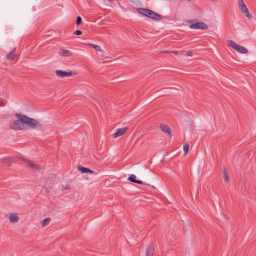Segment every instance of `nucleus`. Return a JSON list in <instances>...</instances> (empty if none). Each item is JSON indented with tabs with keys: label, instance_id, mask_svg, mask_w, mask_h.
Instances as JSON below:
<instances>
[{
	"label": "nucleus",
	"instance_id": "13",
	"mask_svg": "<svg viewBox=\"0 0 256 256\" xmlns=\"http://www.w3.org/2000/svg\"><path fill=\"white\" fill-rule=\"evenodd\" d=\"M160 128L162 132L168 134H170L171 130L168 126L164 124H161L160 126Z\"/></svg>",
	"mask_w": 256,
	"mask_h": 256
},
{
	"label": "nucleus",
	"instance_id": "17",
	"mask_svg": "<svg viewBox=\"0 0 256 256\" xmlns=\"http://www.w3.org/2000/svg\"><path fill=\"white\" fill-rule=\"evenodd\" d=\"M50 222V218H46L45 220H44L42 221V226H46V225L49 224Z\"/></svg>",
	"mask_w": 256,
	"mask_h": 256
},
{
	"label": "nucleus",
	"instance_id": "3",
	"mask_svg": "<svg viewBox=\"0 0 256 256\" xmlns=\"http://www.w3.org/2000/svg\"><path fill=\"white\" fill-rule=\"evenodd\" d=\"M238 6L242 14L248 19L250 20L252 18V15L250 14L249 10L244 4L243 0H239L238 2Z\"/></svg>",
	"mask_w": 256,
	"mask_h": 256
},
{
	"label": "nucleus",
	"instance_id": "19",
	"mask_svg": "<svg viewBox=\"0 0 256 256\" xmlns=\"http://www.w3.org/2000/svg\"><path fill=\"white\" fill-rule=\"evenodd\" d=\"M71 188V186L70 184H67L66 186H62V191H64L65 190H70Z\"/></svg>",
	"mask_w": 256,
	"mask_h": 256
},
{
	"label": "nucleus",
	"instance_id": "14",
	"mask_svg": "<svg viewBox=\"0 0 256 256\" xmlns=\"http://www.w3.org/2000/svg\"><path fill=\"white\" fill-rule=\"evenodd\" d=\"M78 170L82 174L88 173V172H90L91 174H93L94 173V172L92 171V170H90V169H88V168H84V167H82V166H80L78 168Z\"/></svg>",
	"mask_w": 256,
	"mask_h": 256
},
{
	"label": "nucleus",
	"instance_id": "25",
	"mask_svg": "<svg viewBox=\"0 0 256 256\" xmlns=\"http://www.w3.org/2000/svg\"><path fill=\"white\" fill-rule=\"evenodd\" d=\"M170 53L178 54V51H170Z\"/></svg>",
	"mask_w": 256,
	"mask_h": 256
},
{
	"label": "nucleus",
	"instance_id": "1",
	"mask_svg": "<svg viewBox=\"0 0 256 256\" xmlns=\"http://www.w3.org/2000/svg\"><path fill=\"white\" fill-rule=\"evenodd\" d=\"M16 116L18 119L12 122L10 125V128L13 130H28L42 127L41 124L36 120L20 114H16Z\"/></svg>",
	"mask_w": 256,
	"mask_h": 256
},
{
	"label": "nucleus",
	"instance_id": "5",
	"mask_svg": "<svg viewBox=\"0 0 256 256\" xmlns=\"http://www.w3.org/2000/svg\"><path fill=\"white\" fill-rule=\"evenodd\" d=\"M190 28L192 30H206L208 28V26L204 22H198L196 23L192 24Z\"/></svg>",
	"mask_w": 256,
	"mask_h": 256
},
{
	"label": "nucleus",
	"instance_id": "21",
	"mask_svg": "<svg viewBox=\"0 0 256 256\" xmlns=\"http://www.w3.org/2000/svg\"><path fill=\"white\" fill-rule=\"evenodd\" d=\"M82 23V18L80 16H78L76 20V24L80 25Z\"/></svg>",
	"mask_w": 256,
	"mask_h": 256
},
{
	"label": "nucleus",
	"instance_id": "4",
	"mask_svg": "<svg viewBox=\"0 0 256 256\" xmlns=\"http://www.w3.org/2000/svg\"><path fill=\"white\" fill-rule=\"evenodd\" d=\"M228 44L230 46L234 49L236 51L240 54H248V51L244 47L238 46L236 43L232 40L228 42Z\"/></svg>",
	"mask_w": 256,
	"mask_h": 256
},
{
	"label": "nucleus",
	"instance_id": "24",
	"mask_svg": "<svg viewBox=\"0 0 256 256\" xmlns=\"http://www.w3.org/2000/svg\"><path fill=\"white\" fill-rule=\"evenodd\" d=\"M161 52L164 54L170 53V51H162Z\"/></svg>",
	"mask_w": 256,
	"mask_h": 256
},
{
	"label": "nucleus",
	"instance_id": "6",
	"mask_svg": "<svg viewBox=\"0 0 256 256\" xmlns=\"http://www.w3.org/2000/svg\"><path fill=\"white\" fill-rule=\"evenodd\" d=\"M56 75L60 78H64L66 77H70L76 74L75 72H64L60 70H56Z\"/></svg>",
	"mask_w": 256,
	"mask_h": 256
},
{
	"label": "nucleus",
	"instance_id": "2",
	"mask_svg": "<svg viewBox=\"0 0 256 256\" xmlns=\"http://www.w3.org/2000/svg\"><path fill=\"white\" fill-rule=\"evenodd\" d=\"M137 10L142 15L155 20L160 21L162 20V16L149 9L140 8Z\"/></svg>",
	"mask_w": 256,
	"mask_h": 256
},
{
	"label": "nucleus",
	"instance_id": "10",
	"mask_svg": "<svg viewBox=\"0 0 256 256\" xmlns=\"http://www.w3.org/2000/svg\"><path fill=\"white\" fill-rule=\"evenodd\" d=\"M60 56L64 57H70L72 56V52L68 50H62L60 52Z\"/></svg>",
	"mask_w": 256,
	"mask_h": 256
},
{
	"label": "nucleus",
	"instance_id": "26",
	"mask_svg": "<svg viewBox=\"0 0 256 256\" xmlns=\"http://www.w3.org/2000/svg\"><path fill=\"white\" fill-rule=\"evenodd\" d=\"M108 1L110 2V3H112L114 2V0H108Z\"/></svg>",
	"mask_w": 256,
	"mask_h": 256
},
{
	"label": "nucleus",
	"instance_id": "7",
	"mask_svg": "<svg viewBox=\"0 0 256 256\" xmlns=\"http://www.w3.org/2000/svg\"><path fill=\"white\" fill-rule=\"evenodd\" d=\"M24 162L26 163V164L28 167L30 168L32 170H37L42 169V167L40 166L32 163L31 161L29 160H25Z\"/></svg>",
	"mask_w": 256,
	"mask_h": 256
},
{
	"label": "nucleus",
	"instance_id": "9",
	"mask_svg": "<svg viewBox=\"0 0 256 256\" xmlns=\"http://www.w3.org/2000/svg\"><path fill=\"white\" fill-rule=\"evenodd\" d=\"M154 252V248L152 244H150L146 252V256H153Z\"/></svg>",
	"mask_w": 256,
	"mask_h": 256
},
{
	"label": "nucleus",
	"instance_id": "8",
	"mask_svg": "<svg viewBox=\"0 0 256 256\" xmlns=\"http://www.w3.org/2000/svg\"><path fill=\"white\" fill-rule=\"evenodd\" d=\"M128 130V128H124L116 130V132L114 134V138H116L122 136Z\"/></svg>",
	"mask_w": 256,
	"mask_h": 256
},
{
	"label": "nucleus",
	"instance_id": "22",
	"mask_svg": "<svg viewBox=\"0 0 256 256\" xmlns=\"http://www.w3.org/2000/svg\"><path fill=\"white\" fill-rule=\"evenodd\" d=\"M82 34V32L80 30H76L74 32V34L76 35H77V36L81 35V34Z\"/></svg>",
	"mask_w": 256,
	"mask_h": 256
},
{
	"label": "nucleus",
	"instance_id": "16",
	"mask_svg": "<svg viewBox=\"0 0 256 256\" xmlns=\"http://www.w3.org/2000/svg\"><path fill=\"white\" fill-rule=\"evenodd\" d=\"M89 45L93 48H95L97 51L100 52L102 53H104V51L102 50V48L99 46L93 44H90Z\"/></svg>",
	"mask_w": 256,
	"mask_h": 256
},
{
	"label": "nucleus",
	"instance_id": "11",
	"mask_svg": "<svg viewBox=\"0 0 256 256\" xmlns=\"http://www.w3.org/2000/svg\"><path fill=\"white\" fill-rule=\"evenodd\" d=\"M128 180L130 181L131 182H134L136 184H143L144 183L142 181L140 180H136V176L134 174H132L128 178Z\"/></svg>",
	"mask_w": 256,
	"mask_h": 256
},
{
	"label": "nucleus",
	"instance_id": "27",
	"mask_svg": "<svg viewBox=\"0 0 256 256\" xmlns=\"http://www.w3.org/2000/svg\"><path fill=\"white\" fill-rule=\"evenodd\" d=\"M100 53H101L100 56H104V53H102V52H100Z\"/></svg>",
	"mask_w": 256,
	"mask_h": 256
},
{
	"label": "nucleus",
	"instance_id": "18",
	"mask_svg": "<svg viewBox=\"0 0 256 256\" xmlns=\"http://www.w3.org/2000/svg\"><path fill=\"white\" fill-rule=\"evenodd\" d=\"M189 148L190 145L188 144H186L184 146V150L185 154H186L188 153L189 151Z\"/></svg>",
	"mask_w": 256,
	"mask_h": 256
},
{
	"label": "nucleus",
	"instance_id": "12",
	"mask_svg": "<svg viewBox=\"0 0 256 256\" xmlns=\"http://www.w3.org/2000/svg\"><path fill=\"white\" fill-rule=\"evenodd\" d=\"M10 220L12 223L18 222L19 220V218L17 214H10Z\"/></svg>",
	"mask_w": 256,
	"mask_h": 256
},
{
	"label": "nucleus",
	"instance_id": "23",
	"mask_svg": "<svg viewBox=\"0 0 256 256\" xmlns=\"http://www.w3.org/2000/svg\"><path fill=\"white\" fill-rule=\"evenodd\" d=\"M187 56H192V53L191 51H188V52H187Z\"/></svg>",
	"mask_w": 256,
	"mask_h": 256
},
{
	"label": "nucleus",
	"instance_id": "15",
	"mask_svg": "<svg viewBox=\"0 0 256 256\" xmlns=\"http://www.w3.org/2000/svg\"><path fill=\"white\" fill-rule=\"evenodd\" d=\"M15 51L16 50L14 49L12 52H10L8 54L7 58L8 60H12L14 59V58L16 56Z\"/></svg>",
	"mask_w": 256,
	"mask_h": 256
},
{
	"label": "nucleus",
	"instance_id": "20",
	"mask_svg": "<svg viewBox=\"0 0 256 256\" xmlns=\"http://www.w3.org/2000/svg\"><path fill=\"white\" fill-rule=\"evenodd\" d=\"M224 180L226 182H228L229 180L228 176L226 172V171L224 172Z\"/></svg>",
	"mask_w": 256,
	"mask_h": 256
}]
</instances>
